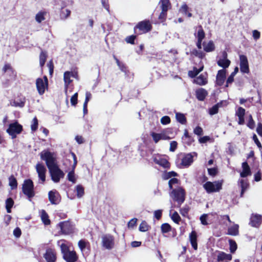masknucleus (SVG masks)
Returning <instances> with one entry per match:
<instances>
[{"instance_id":"obj_1","label":"nucleus","mask_w":262,"mask_h":262,"mask_svg":"<svg viewBox=\"0 0 262 262\" xmlns=\"http://www.w3.org/2000/svg\"><path fill=\"white\" fill-rule=\"evenodd\" d=\"M185 191L182 187H179L177 188L172 189L170 193V195L178 203V207H180L185 201Z\"/></svg>"},{"instance_id":"obj_2","label":"nucleus","mask_w":262,"mask_h":262,"mask_svg":"<svg viewBox=\"0 0 262 262\" xmlns=\"http://www.w3.org/2000/svg\"><path fill=\"white\" fill-rule=\"evenodd\" d=\"M40 156L41 159L46 162V165L49 169L58 166L56 163V159L51 152L43 150L40 152Z\"/></svg>"},{"instance_id":"obj_3","label":"nucleus","mask_w":262,"mask_h":262,"mask_svg":"<svg viewBox=\"0 0 262 262\" xmlns=\"http://www.w3.org/2000/svg\"><path fill=\"white\" fill-rule=\"evenodd\" d=\"M22 190L24 194L30 199L35 195L34 191V184L30 179L25 180L22 186Z\"/></svg>"},{"instance_id":"obj_4","label":"nucleus","mask_w":262,"mask_h":262,"mask_svg":"<svg viewBox=\"0 0 262 262\" xmlns=\"http://www.w3.org/2000/svg\"><path fill=\"white\" fill-rule=\"evenodd\" d=\"M203 188L208 193L219 192L222 188V183L220 181H208L203 185Z\"/></svg>"},{"instance_id":"obj_5","label":"nucleus","mask_w":262,"mask_h":262,"mask_svg":"<svg viewBox=\"0 0 262 262\" xmlns=\"http://www.w3.org/2000/svg\"><path fill=\"white\" fill-rule=\"evenodd\" d=\"M181 157V164L184 167H188L193 162V158L197 156V154L195 152H190L188 154H183L181 153L180 156Z\"/></svg>"},{"instance_id":"obj_6","label":"nucleus","mask_w":262,"mask_h":262,"mask_svg":"<svg viewBox=\"0 0 262 262\" xmlns=\"http://www.w3.org/2000/svg\"><path fill=\"white\" fill-rule=\"evenodd\" d=\"M22 130L23 126L16 121L9 124L7 132L11 136L12 139H14L16 138V135L20 134Z\"/></svg>"},{"instance_id":"obj_7","label":"nucleus","mask_w":262,"mask_h":262,"mask_svg":"<svg viewBox=\"0 0 262 262\" xmlns=\"http://www.w3.org/2000/svg\"><path fill=\"white\" fill-rule=\"evenodd\" d=\"M52 180L54 183L59 182L61 178L64 176V172L59 168L58 166L49 169Z\"/></svg>"},{"instance_id":"obj_8","label":"nucleus","mask_w":262,"mask_h":262,"mask_svg":"<svg viewBox=\"0 0 262 262\" xmlns=\"http://www.w3.org/2000/svg\"><path fill=\"white\" fill-rule=\"evenodd\" d=\"M48 85V80L47 76H45L43 79L40 78L36 79V85L39 95H42L45 93V89L47 88Z\"/></svg>"},{"instance_id":"obj_9","label":"nucleus","mask_w":262,"mask_h":262,"mask_svg":"<svg viewBox=\"0 0 262 262\" xmlns=\"http://www.w3.org/2000/svg\"><path fill=\"white\" fill-rule=\"evenodd\" d=\"M102 246L106 249H112L114 246V238L110 234H105L102 236Z\"/></svg>"},{"instance_id":"obj_10","label":"nucleus","mask_w":262,"mask_h":262,"mask_svg":"<svg viewBox=\"0 0 262 262\" xmlns=\"http://www.w3.org/2000/svg\"><path fill=\"white\" fill-rule=\"evenodd\" d=\"M239 58L241 72L243 73H249L250 72V70L247 56L244 55H239Z\"/></svg>"},{"instance_id":"obj_11","label":"nucleus","mask_w":262,"mask_h":262,"mask_svg":"<svg viewBox=\"0 0 262 262\" xmlns=\"http://www.w3.org/2000/svg\"><path fill=\"white\" fill-rule=\"evenodd\" d=\"M198 31L197 33H194V36L197 38L196 46L199 49H202L203 45L202 41L205 37V33L203 29L202 26H198Z\"/></svg>"},{"instance_id":"obj_12","label":"nucleus","mask_w":262,"mask_h":262,"mask_svg":"<svg viewBox=\"0 0 262 262\" xmlns=\"http://www.w3.org/2000/svg\"><path fill=\"white\" fill-rule=\"evenodd\" d=\"M152 27L149 20H143L139 22L135 27V30L138 29L142 33H146L151 30Z\"/></svg>"},{"instance_id":"obj_13","label":"nucleus","mask_w":262,"mask_h":262,"mask_svg":"<svg viewBox=\"0 0 262 262\" xmlns=\"http://www.w3.org/2000/svg\"><path fill=\"white\" fill-rule=\"evenodd\" d=\"M36 171L37 172L38 178L43 183L46 180V173L47 169L45 165L42 164L38 163L35 166Z\"/></svg>"},{"instance_id":"obj_14","label":"nucleus","mask_w":262,"mask_h":262,"mask_svg":"<svg viewBox=\"0 0 262 262\" xmlns=\"http://www.w3.org/2000/svg\"><path fill=\"white\" fill-rule=\"evenodd\" d=\"M58 226L60 231L64 234H68L72 232L73 227L69 222H62L58 224Z\"/></svg>"},{"instance_id":"obj_15","label":"nucleus","mask_w":262,"mask_h":262,"mask_svg":"<svg viewBox=\"0 0 262 262\" xmlns=\"http://www.w3.org/2000/svg\"><path fill=\"white\" fill-rule=\"evenodd\" d=\"M262 217L258 214H252L251 217L249 224L254 227H258L261 222Z\"/></svg>"},{"instance_id":"obj_16","label":"nucleus","mask_w":262,"mask_h":262,"mask_svg":"<svg viewBox=\"0 0 262 262\" xmlns=\"http://www.w3.org/2000/svg\"><path fill=\"white\" fill-rule=\"evenodd\" d=\"M226 78V71L224 69L218 71L216 77V84L219 86H221L225 82Z\"/></svg>"},{"instance_id":"obj_17","label":"nucleus","mask_w":262,"mask_h":262,"mask_svg":"<svg viewBox=\"0 0 262 262\" xmlns=\"http://www.w3.org/2000/svg\"><path fill=\"white\" fill-rule=\"evenodd\" d=\"M77 73L74 72L67 71L64 73V81L65 85V89L67 90L68 85L71 83L72 80L71 77H76Z\"/></svg>"},{"instance_id":"obj_18","label":"nucleus","mask_w":262,"mask_h":262,"mask_svg":"<svg viewBox=\"0 0 262 262\" xmlns=\"http://www.w3.org/2000/svg\"><path fill=\"white\" fill-rule=\"evenodd\" d=\"M43 257L47 262H55L56 260V255L51 249H48L46 250Z\"/></svg>"},{"instance_id":"obj_19","label":"nucleus","mask_w":262,"mask_h":262,"mask_svg":"<svg viewBox=\"0 0 262 262\" xmlns=\"http://www.w3.org/2000/svg\"><path fill=\"white\" fill-rule=\"evenodd\" d=\"M63 258L67 262H76L78 259V256L75 251H71L67 254H64Z\"/></svg>"},{"instance_id":"obj_20","label":"nucleus","mask_w":262,"mask_h":262,"mask_svg":"<svg viewBox=\"0 0 262 262\" xmlns=\"http://www.w3.org/2000/svg\"><path fill=\"white\" fill-rule=\"evenodd\" d=\"M49 200L52 204H57L59 202V194L56 190H51L48 193Z\"/></svg>"},{"instance_id":"obj_21","label":"nucleus","mask_w":262,"mask_h":262,"mask_svg":"<svg viewBox=\"0 0 262 262\" xmlns=\"http://www.w3.org/2000/svg\"><path fill=\"white\" fill-rule=\"evenodd\" d=\"M242 168L243 170L240 173V176L242 178H246L251 174L250 168L247 162L242 163Z\"/></svg>"},{"instance_id":"obj_22","label":"nucleus","mask_w":262,"mask_h":262,"mask_svg":"<svg viewBox=\"0 0 262 262\" xmlns=\"http://www.w3.org/2000/svg\"><path fill=\"white\" fill-rule=\"evenodd\" d=\"M194 82L200 85H204L207 83V74L206 73L201 74L194 79Z\"/></svg>"},{"instance_id":"obj_23","label":"nucleus","mask_w":262,"mask_h":262,"mask_svg":"<svg viewBox=\"0 0 262 262\" xmlns=\"http://www.w3.org/2000/svg\"><path fill=\"white\" fill-rule=\"evenodd\" d=\"M189 240L192 248L196 250L198 249L197 234L195 231H192L190 233Z\"/></svg>"},{"instance_id":"obj_24","label":"nucleus","mask_w":262,"mask_h":262,"mask_svg":"<svg viewBox=\"0 0 262 262\" xmlns=\"http://www.w3.org/2000/svg\"><path fill=\"white\" fill-rule=\"evenodd\" d=\"M196 97L200 101H203L207 95V92L203 88L197 90L195 92Z\"/></svg>"},{"instance_id":"obj_25","label":"nucleus","mask_w":262,"mask_h":262,"mask_svg":"<svg viewBox=\"0 0 262 262\" xmlns=\"http://www.w3.org/2000/svg\"><path fill=\"white\" fill-rule=\"evenodd\" d=\"M203 46L204 51L206 52H211L215 50V45L212 40H210L208 42H203Z\"/></svg>"},{"instance_id":"obj_26","label":"nucleus","mask_w":262,"mask_h":262,"mask_svg":"<svg viewBox=\"0 0 262 262\" xmlns=\"http://www.w3.org/2000/svg\"><path fill=\"white\" fill-rule=\"evenodd\" d=\"M154 162L156 164L162 166L163 167H164L165 168H169L170 167V163L166 159H164V158L158 159L157 158H155L154 159Z\"/></svg>"},{"instance_id":"obj_27","label":"nucleus","mask_w":262,"mask_h":262,"mask_svg":"<svg viewBox=\"0 0 262 262\" xmlns=\"http://www.w3.org/2000/svg\"><path fill=\"white\" fill-rule=\"evenodd\" d=\"M240 187H241V197H243L245 191L249 187V183L246 180L241 179L239 180Z\"/></svg>"},{"instance_id":"obj_28","label":"nucleus","mask_w":262,"mask_h":262,"mask_svg":"<svg viewBox=\"0 0 262 262\" xmlns=\"http://www.w3.org/2000/svg\"><path fill=\"white\" fill-rule=\"evenodd\" d=\"M232 259V255L230 254H226L223 252H220L217 257L218 261H224L225 260H230Z\"/></svg>"},{"instance_id":"obj_29","label":"nucleus","mask_w":262,"mask_h":262,"mask_svg":"<svg viewBox=\"0 0 262 262\" xmlns=\"http://www.w3.org/2000/svg\"><path fill=\"white\" fill-rule=\"evenodd\" d=\"M238 228L239 226L237 224H234L232 226H231L228 229V234L236 236L238 234Z\"/></svg>"},{"instance_id":"obj_30","label":"nucleus","mask_w":262,"mask_h":262,"mask_svg":"<svg viewBox=\"0 0 262 262\" xmlns=\"http://www.w3.org/2000/svg\"><path fill=\"white\" fill-rule=\"evenodd\" d=\"M223 101L217 103L209 109V113L210 115H214L218 113L219 108L222 107Z\"/></svg>"},{"instance_id":"obj_31","label":"nucleus","mask_w":262,"mask_h":262,"mask_svg":"<svg viewBox=\"0 0 262 262\" xmlns=\"http://www.w3.org/2000/svg\"><path fill=\"white\" fill-rule=\"evenodd\" d=\"M204 67L202 66L199 69H198L196 67H193L192 71H189L188 72V76L191 78L195 77L201 71H203Z\"/></svg>"},{"instance_id":"obj_32","label":"nucleus","mask_w":262,"mask_h":262,"mask_svg":"<svg viewBox=\"0 0 262 262\" xmlns=\"http://www.w3.org/2000/svg\"><path fill=\"white\" fill-rule=\"evenodd\" d=\"M25 98H20L18 100H13L11 102V105L15 107H23L24 106L25 104Z\"/></svg>"},{"instance_id":"obj_33","label":"nucleus","mask_w":262,"mask_h":262,"mask_svg":"<svg viewBox=\"0 0 262 262\" xmlns=\"http://www.w3.org/2000/svg\"><path fill=\"white\" fill-rule=\"evenodd\" d=\"M230 63L231 62L229 59H219L217 61L218 66L224 69L227 68L230 66Z\"/></svg>"},{"instance_id":"obj_34","label":"nucleus","mask_w":262,"mask_h":262,"mask_svg":"<svg viewBox=\"0 0 262 262\" xmlns=\"http://www.w3.org/2000/svg\"><path fill=\"white\" fill-rule=\"evenodd\" d=\"M47 14L46 11H41L38 12L35 16V20L38 23H40L41 21L45 19V15Z\"/></svg>"},{"instance_id":"obj_35","label":"nucleus","mask_w":262,"mask_h":262,"mask_svg":"<svg viewBox=\"0 0 262 262\" xmlns=\"http://www.w3.org/2000/svg\"><path fill=\"white\" fill-rule=\"evenodd\" d=\"M176 118L177 121L182 124H185L187 122L186 118L183 114L176 113Z\"/></svg>"},{"instance_id":"obj_36","label":"nucleus","mask_w":262,"mask_h":262,"mask_svg":"<svg viewBox=\"0 0 262 262\" xmlns=\"http://www.w3.org/2000/svg\"><path fill=\"white\" fill-rule=\"evenodd\" d=\"M160 7L164 11H167L169 6L170 5L169 0H160L159 2Z\"/></svg>"},{"instance_id":"obj_37","label":"nucleus","mask_w":262,"mask_h":262,"mask_svg":"<svg viewBox=\"0 0 262 262\" xmlns=\"http://www.w3.org/2000/svg\"><path fill=\"white\" fill-rule=\"evenodd\" d=\"M41 218L43 223L45 225H49L50 224V221L49 219V216L46 212L42 210L41 213Z\"/></svg>"},{"instance_id":"obj_38","label":"nucleus","mask_w":262,"mask_h":262,"mask_svg":"<svg viewBox=\"0 0 262 262\" xmlns=\"http://www.w3.org/2000/svg\"><path fill=\"white\" fill-rule=\"evenodd\" d=\"M70 10L67 9L62 8L60 12V16L61 19H65L70 16Z\"/></svg>"},{"instance_id":"obj_39","label":"nucleus","mask_w":262,"mask_h":262,"mask_svg":"<svg viewBox=\"0 0 262 262\" xmlns=\"http://www.w3.org/2000/svg\"><path fill=\"white\" fill-rule=\"evenodd\" d=\"M9 185L11 187V189H16L17 187V182L16 179L13 176H11L9 179Z\"/></svg>"},{"instance_id":"obj_40","label":"nucleus","mask_w":262,"mask_h":262,"mask_svg":"<svg viewBox=\"0 0 262 262\" xmlns=\"http://www.w3.org/2000/svg\"><path fill=\"white\" fill-rule=\"evenodd\" d=\"M149 228L150 227L147 223L145 221H143L140 224L139 230L141 232H146L149 230Z\"/></svg>"},{"instance_id":"obj_41","label":"nucleus","mask_w":262,"mask_h":262,"mask_svg":"<svg viewBox=\"0 0 262 262\" xmlns=\"http://www.w3.org/2000/svg\"><path fill=\"white\" fill-rule=\"evenodd\" d=\"M47 59V54L45 52L41 51L39 56V64L40 67H43Z\"/></svg>"},{"instance_id":"obj_42","label":"nucleus","mask_w":262,"mask_h":262,"mask_svg":"<svg viewBox=\"0 0 262 262\" xmlns=\"http://www.w3.org/2000/svg\"><path fill=\"white\" fill-rule=\"evenodd\" d=\"M189 210V206L187 205H185L183 207L180 209V212L181 214L184 217H187L188 216Z\"/></svg>"},{"instance_id":"obj_43","label":"nucleus","mask_w":262,"mask_h":262,"mask_svg":"<svg viewBox=\"0 0 262 262\" xmlns=\"http://www.w3.org/2000/svg\"><path fill=\"white\" fill-rule=\"evenodd\" d=\"M161 231L163 233H168L171 230V226L168 223H164L162 224L161 227Z\"/></svg>"},{"instance_id":"obj_44","label":"nucleus","mask_w":262,"mask_h":262,"mask_svg":"<svg viewBox=\"0 0 262 262\" xmlns=\"http://www.w3.org/2000/svg\"><path fill=\"white\" fill-rule=\"evenodd\" d=\"M4 72H10L12 73V78L16 76L15 72L12 69V67L9 64H6L3 68V69Z\"/></svg>"},{"instance_id":"obj_45","label":"nucleus","mask_w":262,"mask_h":262,"mask_svg":"<svg viewBox=\"0 0 262 262\" xmlns=\"http://www.w3.org/2000/svg\"><path fill=\"white\" fill-rule=\"evenodd\" d=\"M192 54L201 59H203L205 56V53H204L203 52L201 51H198L196 49H193L192 50Z\"/></svg>"},{"instance_id":"obj_46","label":"nucleus","mask_w":262,"mask_h":262,"mask_svg":"<svg viewBox=\"0 0 262 262\" xmlns=\"http://www.w3.org/2000/svg\"><path fill=\"white\" fill-rule=\"evenodd\" d=\"M60 247L63 256L64 255V254H67V253L71 251L70 250L69 248L67 246V245L64 243H61V245H60Z\"/></svg>"},{"instance_id":"obj_47","label":"nucleus","mask_w":262,"mask_h":262,"mask_svg":"<svg viewBox=\"0 0 262 262\" xmlns=\"http://www.w3.org/2000/svg\"><path fill=\"white\" fill-rule=\"evenodd\" d=\"M177 176H178V174L177 172H176L173 171H169L168 172L165 173L163 176V178H164V179L167 180L172 177H176Z\"/></svg>"},{"instance_id":"obj_48","label":"nucleus","mask_w":262,"mask_h":262,"mask_svg":"<svg viewBox=\"0 0 262 262\" xmlns=\"http://www.w3.org/2000/svg\"><path fill=\"white\" fill-rule=\"evenodd\" d=\"M171 217V219L172 220V221L174 223H177V224H178L179 223V222L181 221V217L177 211H174Z\"/></svg>"},{"instance_id":"obj_49","label":"nucleus","mask_w":262,"mask_h":262,"mask_svg":"<svg viewBox=\"0 0 262 262\" xmlns=\"http://www.w3.org/2000/svg\"><path fill=\"white\" fill-rule=\"evenodd\" d=\"M38 124L37 119L36 117L34 118L31 125V128L32 132L36 130L38 127Z\"/></svg>"},{"instance_id":"obj_50","label":"nucleus","mask_w":262,"mask_h":262,"mask_svg":"<svg viewBox=\"0 0 262 262\" xmlns=\"http://www.w3.org/2000/svg\"><path fill=\"white\" fill-rule=\"evenodd\" d=\"M67 177L68 180L69 181L72 182L73 183H76V179L75 178V174L73 171H70L68 174Z\"/></svg>"},{"instance_id":"obj_51","label":"nucleus","mask_w":262,"mask_h":262,"mask_svg":"<svg viewBox=\"0 0 262 262\" xmlns=\"http://www.w3.org/2000/svg\"><path fill=\"white\" fill-rule=\"evenodd\" d=\"M229 243H230V252L231 253H233L236 251V250L237 249V245H236V243L234 241H232V240H230Z\"/></svg>"},{"instance_id":"obj_52","label":"nucleus","mask_w":262,"mask_h":262,"mask_svg":"<svg viewBox=\"0 0 262 262\" xmlns=\"http://www.w3.org/2000/svg\"><path fill=\"white\" fill-rule=\"evenodd\" d=\"M151 136L155 143H157L161 140V134H158L154 132L151 133Z\"/></svg>"},{"instance_id":"obj_53","label":"nucleus","mask_w":262,"mask_h":262,"mask_svg":"<svg viewBox=\"0 0 262 262\" xmlns=\"http://www.w3.org/2000/svg\"><path fill=\"white\" fill-rule=\"evenodd\" d=\"M170 122V118L168 116H164L162 117L161 119V123L163 125H166Z\"/></svg>"},{"instance_id":"obj_54","label":"nucleus","mask_w":262,"mask_h":262,"mask_svg":"<svg viewBox=\"0 0 262 262\" xmlns=\"http://www.w3.org/2000/svg\"><path fill=\"white\" fill-rule=\"evenodd\" d=\"M247 126L251 129H253L255 127V122L251 115L249 116V119L247 123Z\"/></svg>"},{"instance_id":"obj_55","label":"nucleus","mask_w":262,"mask_h":262,"mask_svg":"<svg viewBox=\"0 0 262 262\" xmlns=\"http://www.w3.org/2000/svg\"><path fill=\"white\" fill-rule=\"evenodd\" d=\"M189 8L188 6L186 4H184L180 8L179 11L184 14H187V12L188 11Z\"/></svg>"},{"instance_id":"obj_56","label":"nucleus","mask_w":262,"mask_h":262,"mask_svg":"<svg viewBox=\"0 0 262 262\" xmlns=\"http://www.w3.org/2000/svg\"><path fill=\"white\" fill-rule=\"evenodd\" d=\"M137 222V219L136 218H134L129 221L128 223V227L129 228H133L135 226H136Z\"/></svg>"},{"instance_id":"obj_57","label":"nucleus","mask_w":262,"mask_h":262,"mask_svg":"<svg viewBox=\"0 0 262 262\" xmlns=\"http://www.w3.org/2000/svg\"><path fill=\"white\" fill-rule=\"evenodd\" d=\"M245 114V110L242 107H239L236 113L237 116L244 117Z\"/></svg>"},{"instance_id":"obj_58","label":"nucleus","mask_w":262,"mask_h":262,"mask_svg":"<svg viewBox=\"0 0 262 262\" xmlns=\"http://www.w3.org/2000/svg\"><path fill=\"white\" fill-rule=\"evenodd\" d=\"M76 192L77 197L80 198L82 196V185H78L76 186Z\"/></svg>"},{"instance_id":"obj_59","label":"nucleus","mask_w":262,"mask_h":262,"mask_svg":"<svg viewBox=\"0 0 262 262\" xmlns=\"http://www.w3.org/2000/svg\"><path fill=\"white\" fill-rule=\"evenodd\" d=\"M14 205V201L12 198H9L6 201V207L12 208Z\"/></svg>"},{"instance_id":"obj_60","label":"nucleus","mask_w":262,"mask_h":262,"mask_svg":"<svg viewBox=\"0 0 262 262\" xmlns=\"http://www.w3.org/2000/svg\"><path fill=\"white\" fill-rule=\"evenodd\" d=\"M177 145H178V144L176 141H171L170 144L169 150L172 152L174 151L177 147Z\"/></svg>"},{"instance_id":"obj_61","label":"nucleus","mask_w":262,"mask_h":262,"mask_svg":"<svg viewBox=\"0 0 262 262\" xmlns=\"http://www.w3.org/2000/svg\"><path fill=\"white\" fill-rule=\"evenodd\" d=\"M77 93L74 94L71 98V103L72 105H75L77 103Z\"/></svg>"},{"instance_id":"obj_62","label":"nucleus","mask_w":262,"mask_h":262,"mask_svg":"<svg viewBox=\"0 0 262 262\" xmlns=\"http://www.w3.org/2000/svg\"><path fill=\"white\" fill-rule=\"evenodd\" d=\"M207 215L203 214L200 218L201 223L204 225H207L208 223L207 222Z\"/></svg>"},{"instance_id":"obj_63","label":"nucleus","mask_w":262,"mask_h":262,"mask_svg":"<svg viewBox=\"0 0 262 262\" xmlns=\"http://www.w3.org/2000/svg\"><path fill=\"white\" fill-rule=\"evenodd\" d=\"M136 38V36L135 35H130L127 37L125 38V41L127 43H129L130 44H134L135 39Z\"/></svg>"},{"instance_id":"obj_64","label":"nucleus","mask_w":262,"mask_h":262,"mask_svg":"<svg viewBox=\"0 0 262 262\" xmlns=\"http://www.w3.org/2000/svg\"><path fill=\"white\" fill-rule=\"evenodd\" d=\"M193 132L198 136H201L203 134V129L198 126L194 129Z\"/></svg>"}]
</instances>
